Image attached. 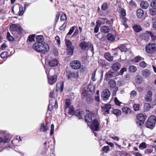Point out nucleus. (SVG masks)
Masks as SVG:
<instances>
[{
  "label": "nucleus",
  "instance_id": "nucleus-63",
  "mask_svg": "<svg viewBox=\"0 0 156 156\" xmlns=\"http://www.w3.org/2000/svg\"><path fill=\"white\" fill-rule=\"evenodd\" d=\"M102 149L105 152L109 151V148L108 146H104Z\"/></svg>",
  "mask_w": 156,
  "mask_h": 156
},
{
  "label": "nucleus",
  "instance_id": "nucleus-10",
  "mask_svg": "<svg viewBox=\"0 0 156 156\" xmlns=\"http://www.w3.org/2000/svg\"><path fill=\"white\" fill-rule=\"evenodd\" d=\"M112 108V105L108 103L105 104L104 106H102L101 107L102 110L104 112V114L106 113L109 114V110Z\"/></svg>",
  "mask_w": 156,
  "mask_h": 156
},
{
  "label": "nucleus",
  "instance_id": "nucleus-2",
  "mask_svg": "<svg viewBox=\"0 0 156 156\" xmlns=\"http://www.w3.org/2000/svg\"><path fill=\"white\" fill-rule=\"evenodd\" d=\"M69 109L68 113L69 115H76L78 117L79 119H82L84 115V112L82 111V109H77L76 111L74 110L73 106H71L68 108Z\"/></svg>",
  "mask_w": 156,
  "mask_h": 156
},
{
  "label": "nucleus",
  "instance_id": "nucleus-31",
  "mask_svg": "<svg viewBox=\"0 0 156 156\" xmlns=\"http://www.w3.org/2000/svg\"><path fill=\"white\" fill-rule=\"evenodd\" d=\"M112 113L116 116H120L121 115V112L118 109H114L112 110Z\"/></svg>",
  "mask_w": 156,
  "mask_h": 156
},
{
  "label": "nucleus",
  "instance_id": "nucleus-59",
  "mask_svg": "<svg viewBox=\"0 0 156 156\" xmlns=\"http://www.w3.org/2000/svg\"><path fill=\"white\" fill-rule=\"evenodd\" d=\"M140 105L138 104H135L133 105V108L135 111L139 110Z\"/></svg>",
  "mask_w": 156,
  "mask_h": 156
},
{
  "label": "nucleus",
  "instance_id": "nucleus-13",
  "mask_svg": "<svg viewBox=\"0 0 156 156\" xmlns=\"http://www.w3.org/2000/svg\"><path fill=\"white\" fill-rule=\"evenodd\" d=\"M108 84L109 86V87L113 89L114 88V90H113L114 92L115 93L118 90V88L116 87V83L115 81L112 79L108 81Z\"/></svg>",
  "mask_w": 156,
  "mask_h": 156
},
{
  "label": "nucleus",
  "instance_id": "nucleus-5",
  "mask_svg": "<svg viewBox=\"0 0 156 156\" xmlns=\"http://www.w3.org/2000/svg\"><path fill=\"white\" fill-rule=\"evenodd\" d=\"M136 118V124L138 126H140L144 123L147 118V116L145 114L140 113L137 115Z\"/></svg>",
  "mask_w": 156,
  "mask_h": 156
},
{
  "label": "nucleus",
  "instance_id": "nucleus-60",
  "mask_svg": "<svg viewBox=\"0 0 156 156\" xmlns=\"http://www.w3.org/2000/svg\"><path fill=\"white\" fill-rule=\"evenodd\" d=\"M59 16L60 14L59 12H58L56 15L55 20V22L56 23H57V21H58V20L59 19Z\"/></svg>",
  "mask_w": 156,
  "mask_h": 156
},
{
  "label": "nucleus",
  "instance_id": "nucleus-50",
  "mask_svg": "<svg viewBox=\"0 0 156 156\" xmlns=\"http://www.w3.org/2000/svg\"><path fill=\"white\" fill-rule=\"evenodd\" d=\"M75 26H73L70 28L69 32L67 34V35H70L72 34L75 30Z\"/></svg>",
  "mask_w": 156,
  "mask_h": 156
},
{
  "label": "nucleus",
  "instance_id": "nucleus-45",
  "mask_svg": "<svg viewBox=\"0 0 156 156\" xmlns=\"http://www.w3.org/2000/svg\"><path fill=\"white\" fill-rule=\"evenodd\" d=\"M146 147V145L145 142H143L139 146V148L141 149H144Z\"/></svg>",
  "mask_w": 156,
  "mask_h": 156
},
{
  "label": "nucleus",
  "instance_id": "nucleus-29",
  "mask_svg": "<svg viewBox=\"0 0 156 156\" xmlns=\"http://www.w3.org/2000/svg\"><path fill=\"white\" fill-rule=\"evenodd\" d=\"M118 48L122 52L126 51L127 50V48L126 47L125 44H119L118 47Z\"/></svg>",
  "mask_w": 156,
  "mask_h": 156
},
{
  "label": "nucleus",
  "instance_id": "nucleus-54",
  "mask_svg": "<svg viewBox=\"0 0 156 156\" xmlns=\"http://www.w3.org/2000/svg\"><path fill=\"white\" fill-rule=\"evenodd\" d=\"M127 71V69L126 67H123L120 70L119 72V74L120 75H122L123 73Z\"/></svg>",
  "mask_w": 156,
  "mask_h": 156
},
{
  "label": "nucleus",
  "instance_id": "nucleus-24",
  "mask_svg": "<svg viewBox=\"0 0 156 156\" xmlns=\"http://www.w3.org/2000/svg\"><path fill=\"white\" fill-rule=\"evenodd\" d=\"M48 127L46 125H44V123H42L41 124L40 131L44 133L46 132L47 130H48Z\"/></svg>",
  "mask_w": 156,
  "mask_h": 156
},
{
  "label": "nucleus",
  "instance_id": "nucleus-14",
  "mask_svg": "<svg viewBox=\"0 0 156 156\" xmlns=\"http://www.w3.org/2000/svg\"><path fill=\"white\" fill-rule=\"evenodd\" d=\"M153 93L151 91L149 90L147 91V94L145 97V100L147 102H151L152 100V96Z\"/></svg>",
  "mask_w": 156,
  "mask_h": 156
},
{
  "label": "nucleus",
  "instance_id": "nucleus-26",
  "mask_svg": "<svg viewBox=\"0 0 156 156\" xmlns=\"http://www.w3.org/2000/svg\"><path fill=\"white\" fill-rule=\"evenodd\" d=\"M104 56L105 58L108 61H111L113 59V57L111 56L109 52L105 53L104 54Z\"/></svg>",
  "mask_w": 156,
  "mask_h": 156
},
{
  "label": "nucleus",
  "instance_id": "nucleus-46",
  "mask_svg": "<svg viewBox=\"0 0 156 156\" xmlns=\"http://www.w3.org/2000/svg\"><path fill=\"white\" fill-rule=\"evenodd\" d=\"M151 107V105L149 103H146L144 105V108L147 111H148Z\"/></svg>",
  "mask_w": 156,
  "mask_h": 156
},
{
  "label": "nucleus",
  "instance_id": "nucleus-37",
  "mask_svg": "<svg viewBox=\"0 0 156 156\" xmlns=\"http://www.w3.org/2000/svg\"><path fill=\"white\" fill-rule=\"evenodd\" d=\"M59 86H60V91L62 92L63 91L64 87V84L63 83L60 82L59 83H57L56 85L57 87H58L59 88Z\"/></svg>",
  "mask_w": 156,
  "mask_h": 156
},
{
  "label": "nucleus",
  "instance_id": "nucleus-52",
  "mask_svg": "<svg viewBox=\"0 0 156 156\" xmlns=\"http://www.w3.org/2000/svg\"><path fill=\"white\" fill-rule=\"evenodd\" d=\"M151 5L153 8L156 9V0H152Z\"/></svg>",
  "mask_w": 156,
  "mask_h": 156
},
{
  "label": "nucleus",
  "instance_id": "nucleus-51",
  "mask_svg": "<svg viewBox=\"0 0 156 156\" xmlns=\"http://www.w3.org/2000/svg\"><path fill=\"white\" fill-rule=\"evenodd\" d=\"M7 38L9 41H13L14 40V38L12 36L10 35V33L8 32L7 33Z\"/></svg>",
  "mask_w": 156,
  "mask_h": 156
},
{
  "label": "nucleus",
  "instance_id": "nucleus-30",
  "mask_svg": "<svg viewBox=\"0 0 156 156\" xmlns=\"http://www.w3.org/2000/svg\"><path fill=\"white\" fill-rule=\"evenodd\" d=\"M133 28L134 30L136 32H138L142 30L141 26L138 25H134L133 27Z\"/></svg>",
  "mask_w": 156,
  "mask_h": 156
},
{
  "label": "nucleus",
  "instance_id": "nucleus-43",
  "mask_svg": "<svg viewBox=\"0 0 156 156\" xmlns=\"http://www.w3.org/2000/svg\"><path fill=\"white\" fill-rule=\"evenodd\" d=\"M127 20L125 17H123L122 19V23L125 26V28L128 27V26L126 23Z\"/></svg>",
  "mask_w": 156,
  "mask_h": 156
},
{
  "label": "nucleus",
  "instance_id": "nucleus-62",
  "mask_svg": "<svg viewBox=\"0 0 156 156\" xmlns=\"http://www.w3.org/2000/svg\"><path fill=\"white\" fill-rule=\"evenodd\" d=\"M55 40L57 44L59 45L60 43V40L59 37L58 36H56L55 37Z\"/></svg>",
  "mask_w": 156,
  "mask_h": 156
},
{
  "label": "nucleus",
  "instance_id": "nucleus-61",
  "mask_svg": "<svg viewBox=\"0 0 156 156\" xmlns=\"http://www.w3.org/2000/svg\"><path fill=\"white\" fill-rule=\"evenodd\" d=\"M120 13L123 17L126 15V10L124 9H122L120 11Z\"/></svg>",
  "mask_w": 156,
  "mask_h": 156
},
{
  "label": "nucleus",
  "instance_id": "nucleus-3",
  "mask_svg": "<svg viewBox=\"0 0 156 156\" xmlns=\"http://www.w3.org/2000/svg\"><path fill=\"white\" fill-rule=\"evenodd\" d=\"M156 123V117L154 115H151L150 116L146 122V126L147 127L151 129H153L155 126Z\"/></svg>",
  "mask_w": 156,
  "mask_h": 156
},
{
  "label": "nucleus",
  "instance_id": "nucleus-6",
  "mask_svg": "<svg viewBox=\"0 0 156 156\" xmlns=\"http://www.w3.org/2000/svg\"><path fill=\"white\" fill-rule=\"evenodd\" d=\"M10 30L13 31H16L20 34L23 33V30L20 26L18 24H12L10 26Z\"/></svg>",
  "mask_w": 156,
  "mask_h": 156
},
{
  "label": "nucleus",
  "instance_id": "nucleus-20",
  "mask_svg": "<svg viewBox=\"0 0 156 156\" xmlns=\"http://www.w3.org/2000/svg\"><path fill=\"white\" fill-rule=\"evenodd\" d=\"M144 11L141 9H139L136 11L137 16L138 18H143L144 17Z\"/></svg>",
  "mask_w": 156,
  "mask_h": 156
},
{
  "label": "nucleus",
  "instance_id": "nucleus-1",
  "mask_svg": "<svg viewBox=\"0 0 156 156\" xmlns=\"http://www.w3.org/2000/svg\"><path fill=\"white\" fill-rule=\"evenodd\" d=\"M36 42L33 45V48L38 52L45 53L49 49V45L44 42V39L42 35L37 36L36 37Z\"/></svg>",
  "mask_w": 156,
  "mask_h": 156
},
{
  "label": "nucleus",
  "instance_id": "nucleus-27",
  "mask_svg": "<svg viewBox=\"0 0 156 156\" xmlns=\"http://www.w3.org/2000/svg\"><path fill=\"white\" fill-rule=\"evenodd\" d=\"M71 101L69 99H67L65 101V105H64L65 110L66 111L69 107H70Z\"/></svg>",
  "mask_w": 156,
  "mask_h": 156
},
{
  "label": "nucleus",
  "instance_id": "nucleus-25",
  "mask_svg": "<svg viewBox=\"0 0 156 156\" xmlns=\"http://www.w3.org/2000/svg\"><path fill=\"white\" fill-rule=\"evenodd\" d=\"M140 6L142 8L146 9L148 7L149 5L147 1H143L141 2Z\"/></svg>",
  "mask_w": 156,
  "mask_h": 156
},
{
  "label": "nucleus",
  "instance_id": "nucleus-36",
  "mask_svg": "<svg viewBox=\"0 0 156 156\" xmlns=\"http://www.w3.org/2000/svg\"><path fill=\"white\" fill-rule=\"evenodd\" d=\"M93 98L90 96V95L87 96L86 99V101L88 103H92L93 101Z\"/></svg>",
  "mask_w": 156,
  "mask_h": 156
},
{
  "label": "nucleus",
  "instance_id": "nucleus-32",
  "mask_svg": "<svg viewBox=\"0 0 156 156\" xmlns=\"http://www.w3.org/2000/svg\"><path fill=\"white\" fill-rule=\"evenodd\" d=\"M107 37L108 40L110 41H113L115 39L114 36L111 33L108 34Z\"/></svg>",
  "mask_w": 156,
  "mask_h": 156
},
{
  "label": "nucleus",
  "instance_id": "nucleus-19",
  "mask_svg": "<svg viewBox=\"0 0 156 156\" xmlns=\"http://www.w3.org/2000/svg\"><path fill=\"white\" fill-rule=\"evenodd\" d=\"M89 113H87L84 116L85 122L87 123L90 122L92 120V116L90 112Z\"/></svg>",
  "mask_w": 156,
  "mask_h": 156
},
{
  "label": "nucleus",
  "instance_id": "nucleus-18",
  "mask_svg": "<svg viewBox=\"0 0 156 156\" xmlns=\"http://www.w3.org/2000/svg\"><path fill=\"white\" fill-rule=\"evenodd\" d=\"M115 72L112 71L111 70L109 71L105 74V79L106 80H109L114 76L113 75L115 74Z\"/></svg>",
  "mask_w": 156,
  "mask_h": 156
},
{
  "label": "nucleus",
  "instance_id": "nucleus-56",
  "mask_svg": "<svg viewBox=\"0 0 156 156\" xmlns=\"http://www.w3.org/2000/svg\"><path fill=\"white\" fill-rule=\"evenodd\" d=\"M65 20H66V15L65 13H63L61 15L60 17L61 21H64Z\"/></svg>",
  "mask_w": 156,
  "mask_h": 156
},
{
  "label": "nucleus",
  "instance_id": "nucleus-64",
  "mask_svg": "<svg viewBox=\"0 0 156 156\" xmlns=\"http://www.w3.org/2000/svg\"><path fill=\"white\" fill-rule=\"evenodd\" d=\"M100 26L98 24H96L94 29V32L95 33H97L98 32Z\"/></svg>",
  "mask_w": 156,
  "mask_h": 156
},
{
  "label": "nucleus",
  "instance_id": "nucleus-7",
  "mask_svg": "<svg viewBox=\"0 0 156 156\" xmlns=\"http://www.w3.org/2000/svg\"><path fill=\"white\" fill-rule=\"evenodd\" d=\"M67 47V53L69 55H72L74 51V47L72 45L71 41L69 40H66L65 43Z\"/></svg>",
  "mask_w": 156,
  "mask_h": 156
},
{
  "label": "nucleus",
  "instance_id": "nucleus-55",
  "mask_svg": "<svg viewBox=\"0 0 156 156\" xmlns=\"http://www.w3.org/2000/svg\"><path fill=\"white\" fill-rule=\"evenodd\" d=\"M54 126L53 124H52L51 125V130L50 132V135L51 136H52L54 133Z\"/></svg>",
  "mask_w": 156,
  "mask_h": 156
},
{
  "label": "nucleus",
  "instance_id": "nucleus-9",
  "mask_svg": "<svg viewBox=\"0 0 156 156\" xmlns=\"http://www.w3.org/2000/svg\"><path fill=\"white\" fill-rule=\"evenodd\" d=\"M66 75L69 79L73 78L77 79L79 76L78 72H74L69 70L66 71Z\"/></svg>",
  "mask_w": 156,
  "mask_h": 156
},
{
  "label": "nucleus",
  "instance_id": "nucleus-34",
  "mask_svg": "<svg viewBox=\"0 0 156 156\" xmlns=\"http://www.w3.org/2000/svg\"><path fill=\"white\" fill-rule=\"evenodd\" d=\"M143 75L145 76H148L150 75V72L148 69H145L142 71Z\"/></svg>",
  "mask_w": 156,
  "mask_h": 156
},
{
  "label": "nucleus",
  "instance_id": "nucleus-12",
  "mask_svg": "<svg viewBox=\"0 0 156 156\" xmlns=\"http://www.w3.org/2000/svg\"><path fill=\"white\" fill-rule=\"evenodd\" d=\"M110 92L108 89L104 90L101 95V97L103 100L105 101L108 99L110 96Z\"/></svg>",
  "mask_w": 156,
  "mask_h": 156
},
{
  "label": "nucleus",
  "instance_id": "nucleus-33",
  "mask_svg": "<svg viewBox=\"0 0 156 156\" xmlns=\"http://www.w3.org/2000/svg\"><path fill=\"white\" fill-rule=\"evenodd\" d=\"M102 19L104 20H106V23L107 25L110 26H112L113 25L114 21L113 19H111L110 20H107L106 18H103Z\"/></svg>",
  "mask_w": 156,
  "mask_h": 156
},
{
  "label": "nucleus",
  "instance_id": "nucleus-57",
  "mask_svg": "<svg viewBox=\"0 0 156 156\" xmlns=\"http://www.w3.org/2000/svg\"><path fill=\"white\" fill-rule=\"evenodd\" d=\"M153 151L152 148L150 149H147L145 150V153L146 154H148L151 153Z\"/></svg>",
  "mask_w": 156,
  "mask_h": 156
},
{
  "label": "nucleus",
  "instance_id": "nucleus-48",
  "mask_svg": "<svg viewBox=\"0 0 156 156\" xmlns=\"http://www.w3.org/2000/svg\"><path fill=\"white\" fill-rule=\"evenodd\" d=\"M140 66L142 68H144L147 66V64L144 61H141L139 63Z\"/></svg>",
  "mask_w": 156,
  "mask_h": 156
},
{
  "label": "nucleus",
  "instance_id": "nucleus-16",
  "mask_svg": "<svg viewBox=\"0 0 156 156\" xmlns=\"http://www.w3.org/2000/svg\"><path fill=\"white\" fill-rule=\"evenodd\" d=\"M89 43H90V42L87 43L85 41H82L80 43L79 46L82 50L87 49L88 48Z\"/></svg>",
  "mask_w": 156,
  "mask_h": 156
},
{
  "label": "nucleus",
  "instance_id": "nucleus-22",
  "mask_svg": "<svg viewBox=\"0 0 156 156\" xmlns=\"http://www.w3.org/2000/svg\"><path fill=\"white\" fill-rule=\"evenodd\" d=\"M87 89L88 90L91 94L94 93L95 92V87L93 84H89L87 86Z\"/></svg>",
  "mask_w": 156,
  "mask_h": 156
},
{
  "label": "nucleus",
  "instance_id": "nucleus-17",
  "mask_svg": "<svg viewBox=\"0 0 156 156\" xmlns=\"http://www.w3.org/2000/svg\"><path fill=\"white\" fill-rule=\"evenodd\" d=\"M58 62L57 59L55 58L50 59L48 62L49 65L51 67H55L57 66Z\"/></svg>",
  "mask_w": 156,
  "mask_h": 156
},
{
  "label": "nucleus",
  "instance_id": "nucleus-39",
  "mask_svg": "<svg viewBox=\"0 0 156 156\" xmlns=\"http://www.w3.org/2000/svg\"><path fill=\"white\" fill-rule=\"evenodd\" d=\"M149 12L150 15L152 16H154L156 15V9H151L149 10Z\"/></svg>",
  "mask_w": 156,
  "mask_h": 156
},
{
  "label": "nucleus",
  "instance_id": "nucleus-58",
  "mask_svg": "<svg viewBox=\"0 0 156 156\" xmlns=\"http://www.w3.org/2000/svg\"><path fill=\"white\" fill-rule=\"evenodd\" d=\"M114 101L116 105L120 106V104H122V103L119 101L117 97H115L114 99Z\"/></svg>",
  "mask_w": 156,
  "mask_h": 156
},
{
  "label": "nucleus",
  "instance_id": "nucleus-23",
  "mask_svg": "<svg viewBox=\"0 0 156 156\" xmlns=\"http://www.w3.org/2000/svg\"><path fill=\"white\" fill-rule=\"evenodd\" d=\"M121 67V64L119 62H115L112 66V69L114 71H118Z\"/></svg>",
  "mask_w": 156,
  "mask_h": 156
},
{
  "label": "nucleus",
  "instance_id": "nucleus-11",
  "mask_svg": "<svg viewBox=\"0 0 156 156\" xmlns=\"http://www.w3.org/2000/svg\"><path fill=\"white\" fill-rule=\"evenodd\" d=\"M70 65L73 69H78L80 67L81 63L79 61L74 60L70 63Z\"/></svg>",
  "mask_w": 156,
  "mask_h": 156
},
{
  "label": "nucleus",
  "instance_id": "nucleus-44",
  "mask_svg": "<svg viewBox=\"0 0 156 156\" xmlns=\"http://www.w3.org/2000/svg\"><path fill=\"white\" fill-rule=\"evenodd\" d=\"M142 59V57L138 55L136 57L133 59V61L135 62H137Z\"/></svg>",
  "mask_w": 156,
  "mask_h": 156
},
{
  "label": "nucleus",
  "instance_id": "nucleus-40",
  "mask_svg": "<svg viewBox=\"0 0 156 156\" xmlns=\"http://www.w3.org/2000/svg\"><path fill=\"white\" fill-rule=\"evenodd\" d=\"M8 53L6 51H3L0 54V56L2 58H5L7 57Z\"/></svg>",
  "mask_w": 156,
  "mask_h": 156
},
{
  "label": "nucleus",
  "instance_id": "nucleus-49",
  "mask_svg": "<svg viewBox=\"0 0 156 156\" xmlns=\"http://www.w3.org/2000/svg\"><path fill=\"white\" fill-rule=\"evenodd\" d=\"M19 15L20 16H22L24 13V11L23 10V7L21 6L19 7Z\"/></svg>",
  "mask_w": 156,
  "mask_h": 156
},
{
  "label": "nucleus",
  "instance_id": "nucleus-53",
  "mask_svg": "<svg viewBox=\"0 0 156 156\" xmlns=\"http://www.w3.org/2000/svg\"><path fill=\"white\" fill-rule=\"evenodd\" d=\"M53 102H51V100H49V103L48 105V109L50 111L52 110Z\"/></svg>",
  "mask_w": 156,
  "mask_h": 156
},
{
  "label": "nucleus",
  "instance_id": "nucleus-28",
  "mask_svg": "<svg viewBox=\"0 0 156 156\" xmlns=\"http://www.w3.org/2000/svg\"><path fill=\"white\" fill-rule=\"evenodd\" d=\"M122 109L123 112L126 114H129L131 112L130 109L126 107H123Z\"/></svg>",
  "mask_w": 156,
  "mask_h": 156
},
{
  "label": "nucleus",
  "instance_id": "nucleus-35",
  "mask_svg": "<svg viewBox=\"0 0 156 156\" xmlns=\"http://www.w3.org/2000/svg\"><path fill=\"white\" fill-rule=\"evenodd\" d=\"M147 33H146L142 34L143 39L145 41H148L150 37V34L148 33V32H147Z\"/></svg>",
  "mask_w": 156,
  "mask_h": 156
},
{
  "label": "nucleus",
  "instance_id": "nucleus-21",
  "mask_svg": "<svg viewBox=\"0 0 156 156\" xmlns=\"http://www.w3.org/2000/svg\"><path fill=\"white\" fill-rule=\"evenodd\" d=\"M101 32L103 33H108L109 32L110 29L108 27L106 26H103L100 28Z\"/></svg>",
  "mask_w": 156,
  "mask_h": 156
},
{
  "label": "nucleus",
  "instance_id": "nucleus-47",
  "mask_svg": "<svg viewBox=\"0 0 156 156\" xmlns=\"http://www.w3.org/2000/svg\"><path fill=\"white\" fill-rule=\"evenodd\" d=\"M35 36V35L34 34H32L29 35L28 37V40L30 42L34 41Z\"/></svg>",
  "mask_w": 156,
  "mask_h": 156
},
{
  "label": "nucleus",
  "instance_id": "nucleus-41",
  "mask_svg": "<svg viewBox=\"0 0 156 156\" xmlns=\"http://www.w3.org/2000/svg\"><path fill=\"white\" fill-rule=\"evenodd\" d=\"M129 71L132 72H134L136 70V68L133 66H130L129 67Z\"/></svg>",
  "mask_w": 156,
  "mask_h": 156
},
{
  "label": "nucleus",
  "instance_id": "nucleus-4",
  "mask_svg": "<svg viewBox=\"0 0 156 156\" xmlns=\"http://www.w3.org/2000/svg\"><path fill=\"white\" fill-rule=\"evenodd\" d=\"M145 51L147 53L151 54L156 51V44L154 43H150L145 46Z\"/></svg>",
  "mask_w": 156,
  "mask_h": 156
},
{
  "label": "nucleus",
  "instance_id": "nucleus-42",
  "mask_svg": "<svg viewBox=\"0 0 156 156\" xmlns=\"http://www.w3.org/2000/svg\"><path fill=\"white\" fill-rule=\"evenodd\" d=\"M148 33L151 36V39L153 41H154L156 40V36H155L154 33L151 31H148Z\"/></svg>",
  "mask_w": 156,
  "mask_h": 156
},
{
  "label": "nucleus",
  "instance_id": "nucleus-38",
  "mask_svg": "<svg viewBox=\"0 0 156 156\" xmlns=\"http://www.w3.org/2000/svg\"><path fill=\"white\" fill-rule=\"evenodd\" d=\"M108 8V5L107 3H103L101 6V9L103 11H106Z\"/></svg>",
  "mask_w": 156,
  "mask_h": 156
},
{
  "label": "nucleus",
  "instance_id": "nucleus-8",
  "mask_svg": "<svg viewBox=\"0 0 156 156\" xmlns=\"http://www.w3.org/2000/svg\"><path fill=\"white\" fill-rule=\"evenodd\" d=\"M99 123L97 119H94L92 122L90 128L93 131H98L99 129Z\"/></svg>",
  "mask_w": 156,
  "mask_h": 156
},
{
  "label": "nucleus",
  "instance_id": "nucleus-15",
  "mask_svg": "<svg viewBox=\"0 0 156 156\" xmlns=\"http://www.w3.org/2000/svg\"><path fill=\"white\" fill-rule=\"evenodd\" d=\"M48 83L51 85L54 84L56 82L58 78L57 76L56 75H53L49 78L48 76Z\"/></svg>",
  "mask_w": 156,
  "mask_h": 156
}]
</instances>
